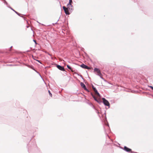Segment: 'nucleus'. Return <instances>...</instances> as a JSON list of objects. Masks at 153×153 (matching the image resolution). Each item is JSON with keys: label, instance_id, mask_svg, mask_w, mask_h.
Returning <instances> with one entry per match:
<instances>
[{"label": "nucleus", "instance_id": "1", "mask_svg": "<svg viewBox=\"0 0 153 153\" xmlns=\"http://www.w3.org/2000/svg\"><path fill=\"white\" fill-rule=\"evenodd\" d=\"M93 89L95 92V95H94L93 94H91V95L94 98V99L97 101V102L100 103L102 102V101L100 99V95L98 92L97 90L96 89L95 87H94V86H92Z\"/></svg>", "mask_w": 153, "mask_h": 153}, {"label": "nucleus", "instance_id": "2", "mask_svg": "<svg viewBox=\"0 0 153 153\" xmlns=\"http://www.w3.org/2000/svg\"><path fill=\"white\" fill-rule=\"evenodd\" d=\"M62 8L64 10L65 13L66 15H69L70 14V13L69 12V10H70V9H69L68 7H66L64 6L62 7Z\"/></svg>", "mask_w": 153, "mask_h": 153}, {"label": "nucleus", "instance_id": "3", "mask_svg": "<svg viewBox=\"0 0 153 153\" xmlns=\"http://www.w3.org/2000/svg\"><path fill=\"white\" fill-rule=\"evenodd\" d=\"M72 3V0H69V3L67 4V6L68 8L69 9H71L72 10V6L71 5Z\"/></svg>", "mask_w": 153, "mask_h": 153}, {"label": "nucleus", "instance_id": "4", "mask_svg": "<svg viewBox=\"0 0 153 153\" xmlns=\"http://www.w3.org/2000/svg\"><path fill=\"white\" fill-rule=\"evenodd\" d=\"M124 149L125 151L128 152H131V153H133V152L131 151V149L126 146H125L124 148Z\"/></svg>", "mask_w": 153, "mask_h": 153}, {"label": "nucleus", "instance_id": "5", "mask_svg": "<svg viewBox=\"0 0 153 153\" xmlns=\"http://www.w3.org/2000/svg\"><path fill=\"white\" fill-rule=\"evenodd\" d=\"M94 71L97 72L98 75L100 76L101 77V74L100 72V70L99 69L97 68H95L94 69Z\"/></svg>", "mask_w": 153, "mask_h": 153}, {"label": "nucleus", "instance_id": "6", "mask_svg": "<svg viewBox=\"0 0 153 153\" xmlns=\"http://www.w3.org/2000/svg\"><path fill=\"white\" fill-rule=\"evenodd\" d=\"M80 85L82 87L84 88V89L87 91L88 92L89 91L86 88L85 85L82 82H81L80 83Z\"/></svg>", "mask_w": 153, "mask_h": 153}, {"label": "nucleus", "instance_id": "7", "mask_svg": "<svg viewBox=\"0 0 153 153\" xmlns=\"http://www.w3.org/2000/svg\"><path fill=\"white\" fill-rule=\"evenodd\" d=\"M56 67L58 68L61 71H65V69L63 67L61 66L60 65H57Z\"/></svg>", "mask_w": 153, "mask_h": 153}, {"label": "nucleus", "instance_id": "8", "mask_svg": "<svg viewBox=\"0 0 153 153\" xmlns=\"http://www.w3.org/2000/svg\"><path fill=\"white\" fill-rule=\"evenodd\" d=\"M80 66L82 67V68H84V69H90V68L88 67V66H87V65H84V64H82V65H80Z\"/></svg>", "mask_w": 153, "mask_h": 153}, {"label": "nucleus", "instance_id": "9", "mask_svg": "<svg viewBox=\"0 0 153 153\" xmlns=\"http://www.w3.org/2000/svg\"><path fill=\"white\" fill-rule=\"evenodd\" d=\"M106 106H108V108L110 107V104L106 100Z\"/></svg>", "mask_w": 153, "mask_h": 153}, {"label": "nucleus", "instance_id": "10", "mask_svg": "<svg viewBox=\"0 0 153 153\" xmlns=\"http://www.w3.org/2000/svg\"><path fill=\"white\" fill-rule=\"evenodd\" d=\"M67 68L69 69L70 70H71V71H72V72H74V71L72 70V69L71 67L69 65H67Z\"/></svg>", "mask_w": 153, "mask_h": 153}, {"label": "nucleus", "instance_id": "11", "mask_svg": "<svg viewBox=\"0 0 153 153\" xmlns=\"http://www.w3.org/2000/svg\"><path fill=\"white\" fill-rule=\"evenodd\" d=\"M103 102L104 104L105 105V99L104 98H102Z\"/></svg>", "mask_w": 153, "mask_h": 153}, {"label": "nucleus", "instance_id": "12", "mask_svg": "<svg viewBox=\"0 0 153 153\" xmlns=\"http://www.w3.org/2000/svg\"><path fill=\"white\" fill-rule=\"evenodd\" d=\"M48 93H49V94L50 95V96L51 97H52V94L51 93L50 91L49 90L48 91Z\"/></svg>", "mask_w": 153, "mask_h": 153}, {"label": "nucleus", "instance_id": "13", "mask_svg": "<svg viewBox=\"0 0 153 153\" xmlns=\"http://www.w3.org/2000/svg\"><path fill=\"white\" fill-rule=\"evenodd\" d=\"M149 87L151 88L152 90H153V87L151 86H149Z\"/></svg>", "mask_w": 153, "mask_h": 153}, {"label": "nucleus", "instance_id": "14", "mask_svg": "<svg viewBox=\"0 0 153 153\" xmlns=\"http://www.w3.org/2000/svg\"><path fill=\"white\" fill-rule=\"evenodd\" d=\"M34 42H35L36 43V41L35 40H34Z\"/></svg>", "mask_w": 153, "mask_h": 153}]
</instances>
